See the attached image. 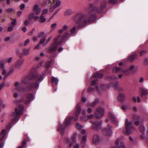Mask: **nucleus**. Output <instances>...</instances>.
<instances>
[{
  "label": "nucleus",
  "instance_id": "obj_42",
  "mask_svg": "<svg viewBox=\"0 0 148 148\" xmlns=\"http://www.w3.org/2000/svg\"><path fill=\"white\" fill-rule=\"evenodd\" d=\"M76 127L78 129H81L83 127V126L82 125H80L78 123H77L76 124Z\"/></svg>",
  "mask_w": 148,
  "mask_h": 148
},
{
  "label": "nucleus",
  "instance_id": "obj_54",
  "mask_svg": "<svg viewBox=\"0 0 148 148\" xmlns=\"http://www.w3.org/2000/svg\"><path fill=\"white\" fill-rule=\"evenodd\" d=\"M96 102H93L91 103L89 105H88V106H90L92 107H94L96 105Z\"/></svg>",
  "mask_w": 148,
  "mask_h": 148
},
{
  "label": "nucleus",
  "instance_id": "obj_21",
  "mask_svg": "<svg viewBox=\"0 0 148 148\" xmlns=\"http://www.w3.org/2000/svg\"><path fill=\"white\" fill-rule=\"evenodd\" d=\"M73 119L72 117H68L65 119V124L66 126L69 125L71 121Z\"/></svg>",
  "mask_w": 148,
  "mask_h": 148
},
{
  "label": "nucleus",
  "instance_id": "obj_11",
  "mask_svg": "<svg viewBox=\"0 0 148 148\" xmlns=\"http://www.w3.org/2000/svg\"><path fill=\"white\" fill-rule=\"evenodd\" d=\"M27 100H25L23 101L25 104H27L34 98V96L32 94H27L26 96Z\"/></svg>",
  "mask_w": 148,
  "mask_h": 148
},
{
  "label": "nucleus",
  "instance_id": "obj_33",
  "mask_svg": "<svg viewBox=\"0 0 148 148\" xmlns=\"http://www.w3.org/2000/svg\"><path fill=\"white\" fill-rule=\"evenodd\" d=\"M72 13V10L71 9L67 10L64 13V15L66 16H68L71 15Z\"/></svg>",
  "mask_w": 148,
  "mask_h": 148
},
{
  "label": "nucleus",
  "instance_id": "obj_63",
  "mask_svg": "<svg viewBox=\"0 0 148 148\" xmlns=\"http://www.w3.org/2000/svg\"><path fill=\"white\" fill-rule=\"evenodd\" d=\"M121 148H125V144L123 142H121Z\"/></svg>",
  "mask_w": 148,
  "mask_h": 148
},
{
  "label": "nucleus",
  "instance_id": "obj_28",
  "mask_svg": "<svg viewBox=\"0 0 148 148\" xmlns=\"http://www.w3.org/2000/svg\"><path fill=\"white\" fill-rule=\"evenodd\" d=\"M22 51L23 54L25 56L28 55L29 53V49L26 48L23 49Z\"/></svg>",
  "mask_w": 148,
  "mask_h": 148
},
{
  "label": "nucleus",
  "instance_id": "obj_2",
  "mask_svg": "<svg viewBox=\"0 0 148 148\" xmlns=\"http://www.w3.org/2000/svg\"><path fill=\"white\" fill-rule=\"evenodd\" d=\"M30 80L34 79L35 80L33 81L30 84V87L27 88L26 90L30 89H35L38 88L39 85V83L43 79V75H38L37 73L34 74L33 76L30 78Z\"/></svg>",
  "mask_w": 148,
  "mask_h": 148
},
{
  "label": "nucleus",
  "instance_id": "obj_64",
  "mask_svg": "<svg viewBox=\"0 0 148 148\" xmlns=\"http://www.w3.org/2000/svg\"><path fill=\"white\" fill-rule=\"evenodd\" d=\"M92 109L90 108H88L87 110V112L89 113H91V112H92Z\"/></svg>",
  "mask_w": 148,
  "mask_h": 148
},
{
  "label": "nucleus",
  "instance_id": "obj_27",
  "mask_svg": "<svg viewBox=\"0 0 148 148\" xmlns=\"http://www.w3.org/2000/svg\"><path fill=\"white\" fill-rule=\"evenodd\" d=\"M51 80L53 83H54L56 85L58 84L59 81V80L58 78L54 77L51 78Z\"/></svg>",
  "mask_w": 148,
  "mask_h": 148
},
{
  "label": "nucleus",
  "instance_id": "obj_41",
  "mask_svg": "<svg viewBox=\"0 0 148 148\" xmlns=\"http://www.w3.org/2000/svg\"><path fill=\"white\" fill-rule=\"evenodd\" d=\"M109 3L112 4H114L117 2V0H108Z\"/></svg>",
  "mask_w": 148,
  "mask_h": 148
},
{
  "label": "nucleus",
  "instance_id": "obj_46",
  "mask_svg": "<svg viewBox=\"0 0 148 148\" xmlns=\"http://www.w3.org/2000/svg\"><path fill=\"white\" fill-rule=\"evenodd\" d=\"M5 135V130H3L1 132V133H0V137L1 136H4Z\"/></svg>",
  "mask_w": 148,
  "mask_h": 148
},
{
  "label": "nucleus",
  "instance_id": "obj_52",
  "mask_svg": "<svg viewBox=\"0 0 148 148\" xmlns=\"http://www.w3.org/2000/svg\"><path fill=\"white\" fill-rule=\"evenodd\" d=\"M45 33L44 32H39L38 34V36L39 37L42 36H44L45 35Z\"/></svg>",
  "mask_w": 148,
  "mask_h": 148
},
{
  "label": "nucleus",
  "instance_id": "obj_16",
  "mask_svg": "<svg viewBox=\"0 0 148 148\" xmlns=\"http://www.w3.org/2000/svg\"><path fill=\"white\" fill-rule=\"evenodd\" d=\"M137 58V55L136 54H133L131 55L128 57L127 58V61L132 62L134 61Z\"/></svg>",
  "mask_w": 148,
  "mask_h": 148
},
{
  "label": "nucleus",
  "instance_id": "obj_61",
  "mask_svg": "<svg viewBox=\"0 0 148 148\" xmlns=\"http://www.w3.org/2000/svg\"><path fill=\"white\" fill-rule=\"evenodd\" d=\"M29 23V21L28 20H26L24 22V24L25 25L27 26L28 25Z\"/></svg>",
  "mask_w": 148,
  "mask_h": 148
},
{
  "label": "nucleus",
  "instance_id": "obj_34",
  "mask_svg": "<svg viewBox=\"0 0 148 148\" xmlns=\"http://www.w3.org/2000/svg\"><path fill=\"white\" fill-rule=\"evenodd\" d=\"M80 120L81 121L83 122H85L88 120L87 116H83L80 118Z\"/></svg>",
  "mask_w": 148,
  "mask_h": 148
},
{
  "label": "nucleus",
  "instance_id": "obj_50",
  "mask_svg": "<svg viewBox=\"0 0 148 148\" xmlns=\"http://www.w3.org/2000/svg\"><path fill=\"white\" fill-rule=\"evenodd\" d=\"M57 25L56 23H54L52 24L51 25V27L52 30H53L56 28Z\"/></svg>",
  "mask_w": 148,
  "mask_h": 148
},
{
  "label": "nucleus",
  "instance_id": "obj_20",
  "mask_svg": "<svg viewBox=\"0 0 148 148\" xmlns=\"http://www.w3.org/2000/svg\"><path fill=\"white\" fill-rule=\"evenodd\" d=\"M86 141V137L85 136H84L82 138L81 141V144L82 147H84Z\"/></svg>",
  "mask_w": 148,
  "mask_h": 148
},
{
  "label": "nucleus",
  "instance_id": "obj_9",
  "mask_svg": "<svg viewBox=\"0 0 148 148\" xmlns=\"http://www.w3.org/2000/svg\"><path fill=\"white\" fill-rule=\"evenodd\" d=\"M108 128H104L102 130V133L104 135L108 136H111L113 134V132L111 130V126L109 125H107Z\"/></svg>",
  "mask_w": 148,
  "mask_h": 148
},
{
  "label": "nucleus",
  "instance_id": "obj_24",
  "mask_svg": "<svg viewBox=\"0 0 148 148\" xmlns=\"http://www.w3.org/2000/svg\"><path fill=\"white\" fill-rule=\"evenodd\" d=\"M120 143V138H118L115 141V145L116 147H113L111 148H120L119 144Z\"/></svg>",
  "mask_w": 148,
  "mask_h": 148
},
{
  "label": "nucleus",
  "instance_id": "obj_7",
  "mask_svg": "<svg viewBox=\"0 0 148 148\" xmlns=\"http://www.w3.org/2000/svg\"><path fill=\"white\" fill-rule=\"evenodd\" d=\"M138 69V66L132 64L127 69H121V72L125 75H129L131 73H135L137 71Z\"/></svg>",
  "mask_w": 148,
  "mask_h": 148
},
{
  "label": "nucleus",
  "instance_id": "obj_51",
  "mask_svg": "<svg viewBox=\"0 0 148 148\" xmlns=\"http://www.w3.org/2000/svg\"><path fill=\"white\" fill-rule=\"evenodd\" d=\"M147 51L146 50H142L140 52V56H142L144 54L147 53Z\"/></svg>",
  "mask_w": 148,
  "mask_h": 148
},
{
  "label": "nucleus",
  "instance_id": "obj_17",
  "mask_svg": "<svg viewBox=\"0 0 148 148\" xmlns=\"http://www.w3.org/2000/svg\"><path fill=\"white\" fill-rule=\"evenodd\" d=\"M58 130L62 135H63L65 131V128L61 124H60L58 128Z\"/></svg>",
  "mask_w": 148,
  "mask_h": 148
},
{
  "label": "nucleus",
  "instance_id": "obj_25",
  "mask_svg": "<svg viewBox=\"0 0 148 148\" xmlns=\"http://www.w3.org/2000/svg\"><path fill=\"white\" fill-rule=\"evenodd\" d=\"M50 38H49L48 39H46V38H43L42 39H41L40 41V43L41 44H43L46 41V43H47L50 40Z\"/></svg>",
  "mask_w": 148,
  "mask_h": 148
},
{
  "label": "nucleus",
  "instance_id": "obj_15",
  "mask_svg": "<svg viewBox=\"0 0 148 148\" xmlns=\"http://www.w3.org/2000/svg\"><path fill=\"white\" fill-rule=\"evenodd\" d=\"M92 139V143L95 144L98 143L100 140V138L98 135L97 134L94 135Z\"/></svg>",
  "mask_w": 148,
  "mask_h": 148
},
{
  "label": "nucleus",
  "instance_id": "obj_30",
  "mask_svg": "<svg viewBox=\"0 0 148 148\" xmlns=\"http://www.w3.org/2000/svg\"><path fill=\"white\" fill-rule=\"evenodd\" d=\"M119 85V83L116 81L114 83L112 84V86L114 89H116L117 87Z\"/></svg>",
  "mask_w": 148,
  "mask_h": 148
},
{
  "label": "nucleus",
  "instance_id": "obj_59",
  "mask_svg": "<svg viewBox=\"0 0 148 148\" xmlns=\"http://www.w3.org/2000/svg\"><path fill=\"white\" fill-rule=\"evenodd\" d=\"M12 57H10L7 60V62L8 63H10L12 60Z\"/></svg>",
  "mask_w": 148,
  "mask_h": 148
},
{
  "label": "nucleus",
  "instance_id": "obj_18",
  "mask_svg": "<svg viewBox=\"0 0 148 148\" xmlns=\"http://www.w3.org/2000/svg\"><path fill=\"white\" fill-rule=\"evenodd\" d=\"M53 3L54 5L53 6L56 8L59 6L61 4V2L59 0H53Z\"/></svg>",
  "mask_w": 148,
  "mask_h": 148
},
{
  "label": "nucleus",
  "instance_id": "obj_43",
  "mask_svg": "<svg viewBox=\"0 0 148 148\" xmlns=\"http://www.w3.org/2000/svg\"><path fill=\"white\" fill-rule=\"evenodd\" d=\"M26 144V143L25 141L23 142L21 146L18 147V148H23Z\"/></svg>",
  "mask_w": 148,
  "mask_h": 148
},
{
  "label": "nucleus",
  "instance_id": "obj_39",
  "mask_svg": "<svg viewBox=\"0 0 148 148\" xmlns=\"http://www.w3.org/2000/svg\"><path fill=\"white\" fill-rule=\"evenodd\" d=\"M81 133L82 134L84 135V136H85L86 137V136L87 135V134L86 132V131L84 129H82L81 130Z\"/></svg>",
  "mask_w": 148,
  "mask_h": 148
},
{
  "label": "nucleus",
  "instance_id": "obj_38",
  "mask_svg": "<svg viewBox=\"0 0 148 148\" xmlns=\"http://www.w3.org/2000/svg\"><path fill=\"white\" fill-rule=\"evenodd\" d=\"M120 69L119 68L115 67L113 69V72L114 73H117L119 71Z\"/></svg>",
  "mask_w": 148,
  "mask_h": 148
},
{
  "label": "nucleus",
  "instance_id": "obj_62",
  "mask_svg": "<svg viewBox=\"0 0 148 148\" xmlns=\"http://www.w3.org/2000/svg\"><path fill=\"white\" fill-rule=\"evenodd\" d=\"M94 88H89L87 89V91L88 92H90L91 91H92L94 90Z\"/></svg>",
  "mask_w": 148,
  "mask_h": 148
},
{
  "label": "nucleus",
  "instance_id": "obj_4",
  "mask_svg": "<svg viewBox=\"0 0 148 148\" xmlns=\"http://www.w3.org/2000/svg\"><path fill=\"white\" fill-rule=\"evenodd\" d=\"M64 40L63 38H56L54 39V42L51 45L47 52L53 53L55 52L58 48V47L60 45Z\"/></svg>",
  "mask_w": 148,
  "mask_h": 148
},
{
  "label": "nucleus",
  "instance_id": "obj_10",
  "mask_svg": "<svg viewBox=\"0 0 148 148\" xmlns=\"http://www.w3.org/2000/svg\"><path fill=\"white\" fill-rule=\"evenodd\" d=\"M108 116L110 119L112 120V123L115 125L117 126L118 125V121L116 117L114 114L111 112H110L108 114Z\"/></svg>",
  "mask_w": 148,
  "mask_h": 148
},
{
  "label": "nucleus",
  "instance_id": "obj_1",
  "mask_svg": "<svg viewBox=\"0 0 148 148\" xmlns=\"http://www.w3.org/2000/svg\"><path fill=\"white\" fill-rule=\"evenodd\" d=\"M107 0H103L101 1V6L99 8L96 6H93L90 5L88 9V14L86 15L85 14L79 13L74 16L73 19L76 20L75 25L78 29H81L84 26L88 23H91L94 21L96 16L94 12L99 13H101L103 9L106 6Z\"/></svg>",
  "mask_w": 148,
  "mask_h": 148
},
{
  "label": "nucleus",
  "instance_id": "obj_6",
  "mask_svg": "<svg viewBox=\"0 0 148 148\" xmlns=\"http://www.w3.org/2000/svg\"><path fill=\"white\" fill-rule=\"evenodd\" d=\"M33 76V75L29 77H25L22 79L21 83L19 85V83L18 82L15 83V86L16 89L20 91H22L24 90V88L21 87L22 84H26L27 83L29 82V79H30V78Z\"/></svg>",
  "mask_w": 148,
  "mask_h": 148
},
{
  "label": "nucleus",
  "instance_id": "obj_56",
  "mask_svg": "<svg viewBox=\"0 0 148 148\" xmlns=\"http://www.w3.org/2000/svg\"><path fill=\"white\" fill-rule=\"evenodd\" d=\"M35 29L34 28H33L32 29V31L31 32H29L28 33V35H29V36H31L33 32H34L35 31Z\"/></svg>",
  "mask_w": 148,
  "mask_h": 148
},
{
  "label": "nucleus",
  "instance_id": "obj_55",
  "mask_svg": "<svg viewBox=\"0 0 148 148\" xmlns=\"http://www.w3.org/2000/svg\"><path fill=\"white\" fill-rule=\"evenodd\" d=\"M29 42V39H27L24 42V45L26 46Z\"/></svg>",
  "mask_w": 148,
  "mask_h": 148
},
{
  "label": "nucleus",
  "instance_id": "obj_40",
  "mask_svg": "<svg viewBox=\"0 0 148 148\" xmlns=\"http://www.w3.org/2000/svg\"><path fill=\"white\" fill-rule=\"evenodd\" d=\"M76 134H74L72 137V140L74 142H76Z\"/></svg>",
  "mask_w": 148,
  "mask_h": 148
},
{
  "label": "nucleus",
  "instance_id": "obj_5",
  "mask_svg": "<svg viewBox=\"0 0 148 148\" xmlns=\"http://www.w3.org/2000/svg\"><path fill=\"white\" fill-rule=\"evenodd\" d=\"M125 129L123 130V132L125 134L129 135L132 133L135 129L134 126H132V123L131 121L129 122L128 119H126L125 121Z\"/></svg>",
  "mask_w": 148,
  "mask_h": 148
},
{
  "label": "nucleus",
  "instance_id": "obj_14",
  "mask_svg": "<svg viewBox=\"0 0 148 148\" xmlns=\"http://www.w3.org/2000/svg\"><path fill=\"white\" fill-rule=\"evenodd\" d=\"M23 61V60L21 59L18 60L15 64V68L18 69H20L21 67Z\"/></svg>",
  "mask_w": 148,
  "mask_h": 148
},
{
  "label": "nucleus",
  "instance_id": "obj_22",
  "mask_svg": "<svg viewBox=\"0 0 148 148\" xmlns=\"http://www.w3.org/2000/svg\"><path fill=\"white\" fill-rule=\"evenodd\" d=\"M130 108V105L128 103H126L125 105H123L122 107V109L124 111H125L127 110H128Z\"/></svg>",
  "mask_w": 148,
  "mask_h": 148
},
{
  "label": "nucleus",
  "instance_id": "obj_26",
  "mask_svg": "<svg viewBox=\"0 0 148 148\" xmlns=\"http://www.w3.org/2000/svg\"><path fill=\"white\" fill-rule=\"evenodd\" d=\"M40 20L39 22L40 23H44L46 21V19L45 18V16L43 14H41L40 16Z\"/></svg>",
  "mask_w": 148,
  "mask_h": 148
},
{
  "label": "nucleus",
  "instance_id": "obj_8",
  "mask_svg": "<svg viewBox=\"0 0 148 148\" xmlns=\"http://www.w3.org/2000/svg\"><path fill=\"white\" fill-rule=\"evenodd\" d=\"M104 114V110L103 108L99 107L96 108L95 115L96 118H101L103 116Z\"/></svg>",
  "mask_w": 148,
  "mask_h": 148
},
{
  "label": "nucleus",
  "instance_id": "obj_37",
  "mask_svg": "<svg viewBox=\"0 0 148 148\" xmlns=\"http://www.w3.org/2000/svg\"><path fill=\"white\" fill-rule=\"evenodd\" d=\"M71 36V34L68 32H65L63 35V37H69Z\"/></svg>",
  "mask_w": 148,
  "mask_h": 148
},
{
  "label": "nucleus",
  "instance_id": "obj_49",
  "mask_svg": "<svg viewBox=\"0 0 148 148\" xmlns=\"http://www.w3.org/2000/svg\"><path fill=\"white\" fill-rule=\"evenodd\" d=\"M5 86V84L4 82L1 83L0 85V90L4 87Z\"/></svg>",
  "mask_w": 148,
  "mask_h": 148
},
{
  "label": "nucleus",
  "instance_id": "obj_60",
  "mask_svg": "<svg viewBox=\"0 0 148 148\" xmlns=\"http://www.w3.org/2000/svg\"><path fill=\"white\" fill-rule=\"evenodd\" d=\"M88 119H92L94 117V115L93 114H91L90 115H87Z\"/></svg>",
  "mask_w": 148,
  "mask_h": 148
},
{
  "label": "nucleus",
  "instance_id": "obj_31",
  "mask_svg": "<svg viewBox=\"0 0 148 148\" xmlns=\"http://www.w3.org/2000/svg\"><path fill=\"white\" fill-rule=\"evenodd\" d=\"M139 129L140 131L143 134L144 133L145 130V128L144 125H141Z\"/></svg>",
  "mask_w": 148,
  "mask_h": 148
},
{
  "label": "nucleus",
  "instance_id": "obj_47",
  "mask_svg": "<svg viewBox=\"0 0 148 148\" xmlns=\"http://www.w3.org/2000/svg\"><path fill=\"white\" fill-rule=\"evenodd\" d=\"M48 9H44L42 11V13L41 14H43L44 15V14H47L48 12Z\"/></svg>",
  "mask_w": 148,
  "mask_h": 148
},
{
  "label": "nucleus",
  "instance_id": "obj_13",
  "mask_svg": "<svg viewBox=\"0 0 148 148\" xmlns=\"http://www.w3.org/2000/svg\"><path fill=\"white\" fill-rule=\"evenodd\" d=\"M33 11L36 15H38L41 11V9L37 4H35L33 7Z\"/></svg>",
  "mask_w": 148,
  "mask_h": 148
},
{
  "label": "nucleus",
  "instance_id": "obj_29",
  "mask_svg": "<svg viewBox=\"0 0 148 148\" xmlns=\"http://www.w3.org/2000/svg\"><path fill=\"white\" fill-rule=\"evenodd\" d=\"M103 76V75L99 73L98 72H97L93 75L94 77L95 78H101Z\"/></svg>",
  "mask_w": 148,
  "mask_h": 148
},
{
  "label": "nucleus",
  "instance_id": "obj_45",
  "mask_svg": "<svg viewBox=\"0 0 148 148\" xmlns=\"http://www.w3.org/2000/svg\"><path fill=\"white\" fill-rule=\"evenodd\" d=\"M34 14L33 13H31L29 16V19L30 20L32 19V18H34Z\"/></svg>",
  "mask_w": 148,
  "mask_h": 148
},
{
  "label": "nucleus",
  "instance_id": "obj_58",
  "mask_svg": "<svg viewBox=\"0 0 148 148\" xmlns=\"http://www.w3.org/2000/svg\"><path fill=\"white\" fill-rule=\"evenodd\" d=\"M42 64H43L42 62L41 61V62H39V64L36 67L37 68H40V67L42 65Z\"/></svg>",
  "mask_w": 148,
  "mask_h": 148
},
{
  "label": "nucleus",
  "instance_id": "obj_32",
  "mask_svg": "<svg viewBox=\"0 0 148 148\" xmlns=\"http://www.w3.org/2000/svg\"><path fill=\"white\" fill-rule=\"evenodd\" d=\"M140 90L142 93L141 95H146L148 93L147 90L143 88H141L140 89Z\"/></svg>",
  "mask_w": 148,
  "mask_h": 148
},
{
  "label": "nucleus",
  "instance_id": "obj_35",
  "mask_svg": "<svg viewBox=\"0 0 148 148\" xmlns=\"http://www.w3.org/2000/svg\"><path fill=\"white\" fill-rule=\"evenodd\" d=\"M126 100L125 95L123 93H121V102L125 101Z\"/></svg>",
  "mask_w": 148,
  "mask_h": 148
},
{
  "label": "nucleus",
  "instance_id": "obj_23",
  "mask_svg": "<svg viewBox=\"0 0 148 148\" xmlns=\"http://www.w3.org/2000/svg\"><path fill=\"white\" fill-rule=\"evenodd\" d=\"M53 62L52 60H50L48 62L46 63L45 65V67L47 68L48 69L51 67L53 64Z\"/></svg>",
  "mask_w": 148,
  "mask_h": 148
},
{
  "label": "nucleus",
  "instance_id": "obj_48",
  "mask_svg": "<svg viewBox=\"0 0 148 148\" xmlns=\"http://www.w3.org/2000/svg\"><path fill=\"white\" fill-rule=\"evenodd\" d=\"M16 19L13 20V21L11 22V24L13 27H14L16 25Z\"/></svg>",
  "mask_w": 148,
  "mask_h": 148
},
{
  "label": "nucleus",
  "instance_id": "obj_53",
  "mask_svg": "<svg viewBox=\"0 0 148 148\" xmlns=\"http://www.w3.org/2000/svg\"><path fill=\"white\" fill-rule=\"evenodd\" d=\"M144 63L145 65L148 64V57L144 59Z\"/></svg>",
  "mask_w": 148,
  "mask_h": 148
},
{
  "label": "nucleus",
  "instance_id": "obj_44",
  "mask_svg": "<svg viewBox=\"0 0 148 148\" xmlns=\"http://www.w3.org/2000/svg\"><path fill=\"white\" fill-rule=\"evenodd\" d=\"M14 11V10L13 9L10 8L7 9L6 10V11L8 13H11Z\"/></svg>",
  "mask_w": 148,
  "mask_h": 148
},
{
  "label": "nucleus",
  "instance_id": "obj_36",
  "mask_svg": "<svg viewBox=\"0 0 148 148\" xmlns=\"http://www.w3.org/2000/svg\"><path fill=\"white\" fill-rule=\"evenodd\" d=\"M76 108L77 109V112L78 114V115L81 111V109L79 104L77 105Z\"/></svg>",
  "mask_w": 148,
  "mask_h": 148
},
{
  "label": "nucleus",
  "instance_id": "obj_12",
  "mask_svg": "<svg viewBox=\"0 0 148 148\" xmlns=\"http://www.w3.org/2000/svg\"><path fill=\"white\" fill-rule=\"evenodd\" d=\"M92 125L91 126L92 129L96 130H98L101 127V123L97 122H93L92 121H90Z\"/></svg>",
  "mask_w": 148,
  "mask_h": 148
},
{
  "label": "nucleus",
  "instance_id": "obj_19",
  "mask_svg": "<svg viewBox=\"0 0 148 148\" xmlns=\"http://www.w3.org/2000/svg\"><path fill=\"white\" fill-rule=\"evenodd\" d=\"M76 27L75 26H73L70 30V34L71 35H72L73 36H74L76 34L77 32L76 31Z\"/></svg>",
  "mask_w": 148,
  "mask_h": 148
},
{
  "label": "nucleus",
  "instance_id": "obj_3",
  "mask_svg": "<svg viewBox=\"0 0 148 148\" xmlns=\"http://www.w3.org/2000/svg\"><path fill=\"white\" fill-rule=\"evenodd\" d=\"M23 109V105H20L18 107V108H16L15 109V112L13 113L12 116L14 118L12 119L10 123L7 125L9 127H10V125L11 124L15 123L18 120V119L16 118V117L21 115L22 113Z\"/></svg>",
  "mask_w": 148,
  "mask_h": 148
},
{
  "label": "nucleus",
  "instance_id": "obj_57",
  "mask_svg": "<svg viewBox=\"0 0 148 148\" xmlns=\"http://www.w3.org/2000/svg\"><path fill=\"white\" fill-rule=\"evenodd\" d=\"M98 81V79H96L91 82V84L92 85H94Z\"/></svg>",
  "mask_w": 148,
  "mask_h": 148
}]
</instances>
